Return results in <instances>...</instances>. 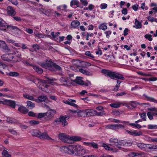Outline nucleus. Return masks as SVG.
Here are the masks:
<instances>
[{"label":"nucleus","mask_w":157,"mask_h":157,"mask_svg":"<svg viewBox=\"0 0 157 157\" xmlns=\"http://www.w3.org/2000/svg\"><path fill=\"white\" fill-rule=\"evenodd\" d=\"M101 72L102 73L105 74L107 76L109 77L111 79L116 78L122 80L124 79V78L123 77V75L119 73L105 69L102 70Z\"/></svg>","instance_id":"obj_1"},{"label":"nucleus","mask_w":157,"mask_h":157,"mask_svg":"<svg viewBox=\"0 0 157 157\" xmlns=\"http://www.w3.org/2000/svg\"><path fill=\"white\" fill-rule=\"evenodd\" d=\"M60 85L66 86H71L72 85V80L70 78L63 76L59 79Z\"/></svg>","instance_id":"obj_2"},{"label":"nucleus","mask_w":157,"mask_h":157,"mask_svg":"<svg viewBox=\"0 0 157 157\" xmlns=\"http://www.w3.org/2000/svg\"><path fill=\"white\" fill-rule=\"evenodd\" d=\"M109 141L110 145L116 146L119 148H121V146H123L126 144H124L121 140H118L117 138H110Z\"/></svg>","instance_id":"obj_3"},{"label":"nucleus","mask_w":157,"mask_h":157,"mask_svg":"<svg viewBox=\"0 0 157 157\" xmlns=\"http://www.w3.org/2000/svg\"><path fill=\"white\" fill-rule=\"evenodd\" d=\"M80 62L78 61H77L76 63H75L73 66H72L71 69L75 71H77L78 70L80 72L84 75H90L91 74L88 71L85 70L82 68H79V67H80L78 64Z\"/></svg>","instance_id":"obj_4"},{"label":"nucleus","mask_w":157,"mask_h":157,"mask_svg":"<svg viewBox=\"0 0 157 157\" xmlns=\"http://www.w3.org/2000/svg\"><path fill=\"white\" fill-rule=\"evenodd\" d=\"M68 146V154H74L80 150V147L75 145H69Z\"/></svg>","instance_id":"obj_5"},{"label":"nucleus","mask_w":157,"mask_h":157,"mask_svg":"<svg viewBox=\"0 0 157 157\" xmlns=\"http://www.w3.org/2000/svg\"><path fill=\"white\" fill-rule=\"evenodd\" d=\"M56 111L54 109H51L45 113L44 119L46 121H50L53 118Z\"/></svg>","instance_id":"obj_6"},{"label":"nucleus","mask_w":157,"mask_h":157,"mask_svg":"<svg viewBox=\"0 0 157 157\" xmlns=\"http://www.w3.org/2000/svg\"><path fill=\"white\" fill-rule=\"evenodd\" d=\"M58 137L62 141L65 143H70V136L61 133L59 134Z\"/></svg>","instance_id":"obj_7"},{"label":"nucleus","mask_w":157,"mask_h":157,"mask_svg":"<svg viewBox=\"0 0 157 157\" xmlns=\"http://www.w3.org/2000/svg\"><path fill=\"white\" fill-rule=\"evenodd\" d=\"M151 112H149L147 113V116L149 119L151 120L153 119V115H154L157 117V109L155 108H153L150 109Z\"/></svg>","instance_id":"obj_8"},{"label":"nucleus","mask_w":157,"mask_h":157,"mask_svg":"<svg viewBox=\"0 0 157 157\" xmlns=\"http://www.w3.org/2000/svg\"><path fill=\"white\" fill-rule=\"evenodd\" d=\"M53 64V63L52 61L46 60L45 62L41 63L40 65L43 67L49 68L50 70L53 71V70L50 69V68L52 67Z\"/></svg>","instance_id":"obj_9"},{"label":"nucleus","mask_w":157,"mask_h":157,"mask_svg":"<svg viewBox=\"0 0 157 157\" xmlns=\"http://www.w3.org/2000/svg\"><path fill=\"white\" fill-rule=\"evenodd\" d=\"M39 138L41 139L47 140L49 141L54 140L53 139L49 137L46 132H44L42 133L40 132Z\"/></svg>","instance_id":"obj_10"},{"label":"nucleus","mask_w":157,"mask_h":157,"mask_svg":"<svg viewBox=\"0 0 157 157\" xmlns=\"http://www.w3.org/2000/svg\"><path fill=\"white\" fill-rule=\"evenodd\" d=\"M137 145L138 147L144 151H147L149 149L150 144H144L141 143H137Z\"/></svg>","instance_id":"obj_11"},{"label":"nucleus","mask_w":157,"mask_h":157,"mask_svg":"<svg viewBox=\"0 0 157 157\" xmlns=\"http://www.w3.org/2000/svg\"><path fill=\"white\" fill-rule=\"evenodd\" d=\"M14 57L11 56V55L9 54H5L2 55L1 56V58L4 61L9 62L12 60Z\"/></svg>","instance_id":"obj_12"},{"label":"nucleus","mask_w":157,"mask_h":157,"mask_svg":"<svg viewBox=\"0 0 157 157\" xmlns=\"http://www.w3.org/2000/svg\"><path fill=\"white\" fill-rule=\"evenodd\" d=\"M7 10V14L10 16H14L16 14V12L11 6H8Z\"/></svg>","instance_id":"obj_13"},{"label":"nucleus","mask_w":157,"mask_h":157,"mask_svg":"<svg viewBox=\"0 0 157 157\" xmlns=\"http://www.w3.org/2000/svg\"><path fill=\"white\" fill-rule=\"evenodd\" d=\"M3 103L4 104L9 105L11 107L13 108H14L15 107L16 103L14 101L6 100L4 101Z\"/></svg>","instance_id":"obj_14"},{"label":"nucleus","mask_w":157,"mask_h":157,"mask_svg":"<svg viewBox=\"0 0 157 157\" xmlns=\"http://www.w3.org/2000/svg\"><path fill=\"white\" fill-rule=\"evenodd\" d=\"M18 111L24 114H26L28 112V110L23 105L19 106L18 109Z\"/></svg>","instance_id":"obj_15"},{"label":"nucleus","mask_w":157,"mask_h":157,"mask_svg":"<svg viewBox=\"0 0 157 157\" xmlns=\"http://www.w3.org/2000/svg\"><path fill=\"white\" fill-rule=\"evenodd\" d=\"M0 47L7 51H10L8 46L4 41H0Z\"/></svg>","instance_id":"obj_16"},{"label":"nucleus","mask_w":157,"mask_h":157,"mask_svg":"<svg viewBox=\"0 0 157 157\" xmlns=\"http://www.w3.org/2000/svg\"><path fill=\"white\" fill-rule=\"evenodd\" d=\"M86 117H89L95 115L96 114V111L93 109H86Z\"/></svg>","instance_id":"obj_17"},{"label":"nucleus","mask_w":157,"mask_h":157,"mask_svg":"<svg viewBox=\"0 0 157 157\" xmlns=\"http://www.w3.org/2000/svg\"><path fill=\"white\" fill-rule=\"evenodd\" d=\"M47 97L45 95L40 96L37 99H35L34 101L37 102L44 101L47 99Z\"/></svg>","instance_id":"obj_18"},{"label":"nucleus","mask_w":157,"mask_h":157,"mask_svg":"<svg viewBox=\"0 0 157 157\" xmlns=\"http://www.w3.org/2000/svg\"><path fill=\"white\" fill-rule=\"evenodd\" d=\"M82 140V138L78 136H70V143H71V141H78Z\"/></svg>","instance_id":"obj_19"},{"label":"nucleus","mask_w":157,"mask_h":157,"mask_svg":"<svg viewBox=\"0 0 157 157\" xmlns=\"http://www.w3.org/2000/svg\"><path fill=\"white\" fill-rule=\"evenodd\" d=\"M40 132L38 130L33 129L31 130V133L33 136L39 138Z\"/></svg>","instance_id":"obj_20"},{"label":"nucleus","mask_w":157,"mask_h":157,"mask_svg":"<svg viewBox=\"0 0 157 157\" xmlns=\"http://www.w3.org/2000/svg\"><path fill=\"white\" fill-rule=\"evenodd\" d=\"M123 104L124 105H125V104H123L121 102H117L114 103H112L110 104V106L114 108H117L120 107V105Z\"/></svg>","instance_id":"obj_21"},{"label":"nucleus","mask_w":157,"mask_h":157,"mask_svg":"<svg viewBox=\"0 0 157 157\" xmlns=\"http://www.w3.org/2000/svg\"><path fill=\"white\" fill-rule=\"evenodd\" d=\"M74 82L79 84L82 85L83 84V81L82 80V78L80 77H77L75 80H72V82Z\"/></svg>","instance_id":"obj_22"},{"label":"nucleus","mask_w":157,"mask_h":157,"mask_svg":"<svg viewBox=\"0 0 157 157\" xmlns=\"http://www.w3.org/2000/svg\"><path fill=\"white\" fill-rule=\"evenodd\" d=\"M77 115L78 117H86V110L82 111L79 110V111H78Z\"/></svg>","instance_id":"obj_23"},{"label":"nucleus","mask_w":157,"mask_h":157,"mask_svg":"<svg viewBox=\"0 0 157 157\" xmlns=\"http://www.w3.org/2000/svg\"><path fill=\"white\" fill-rule=\"evenodd\" d=\"M60 119L61 122L62 123V124L63 126H64L67 125L68 124L67 122L65 120V117H64V116L61 115L59 117Z\"/></svg>","instance_id":"obj_24"},{"label":"nucleus","mask_w":157,"mask_h":157,"mask_svg":"<svg viewBox=\"0 0 157 157\" xmlns=\"http://www.w3.org/2000/svg\"><path fill=\"white\" fill-rule=\"evenodd\" d=\"M112 121V122L116 123H121L124 124L125 125H128L129 123V122L128 121H121L115 119H113Z\"/></svg>","instance_id":"obj_25"},{"label":"nucleus","mask_w":157,"mask_h":157,"mask_svg":"<svg viewBox=\"0 0 157 157\" xmlns=\"http://www.w3.org/2000/svg\"><path fill=\"white\" fill-rule=\"evenodd\" d=\"M135 25H134L133 27H135L136 29H140L142 27L141 23L136 19H135Z\"/></svg>","instance_id":"obj_26"},{"label":"nucleus","mask_w":157,"mask_h":157,"mask_svg":"<svg viewBox=\"0 0 157 157\" xmlns=\"http://www.w3.org/2000/svg\"><path fill=\"white\" fill-rule=\"evenodd\" d=\"M33 67L35 71L39 74H41L43 72V70L42 69L39 68L36 66H33Z\"/></svg>","instance_id":"obj_27"},{"label":"nucleus","mask_w":157,"mask_h":157,"mask_svg":"<svg viewBox=\"0 0 157 157\" xmlns=\"http://www.w3.org/2000/svg\"><path fill=\"white\" fill-rule=\"evenodd\" d=\"M60 151L63 153L68 154V146H63L61 147L60 148Z\"/></svg>","instance_id":"obj_28"},{"label":"nucleus","mask_w":157,"mask_h":157,"mask_svg":"<svg viewBox=\"0 0 157 157\" xmlns=\"http://www.w3.org/2000/svg\"><path fill=\"white\" fill-rule=\"evenodd\" d=\"M32 81L38 86H39L41 84V79L38 78H35Z\"/></svg>","instance_id":"obj_29"},{"label":"nucleus","mask_w":157,"mask_h":157,"mask_svg":"<svg viewBox=\"0 0 157 157\" xmlns=\"http://www.w3.org/2000/svg\"><path fill=\"white\" fill-rule=\"evenodd\" d=\"M80 25V22L78 21H74L72 22L71 25L74 28H76Z\"/></svg>","instance_id":"obj_30"},{"label":"nucleus","mask_w":157,"mask_h":157,"mask_svg":"<svg viewBox=\"0 0 157 157\" xmlns=\"http://www.w3.org/2000/svg\"><path fill=\"white\" fill-rule=\"evenodd\" d=\"M27 106L30 109H33L35 106V104L32 102L28 101H27Z\"/></svg>","instance_id":"obj_31"},{"label":"nucleus","mask_w":157,"mask_h":157,"mask_svg":"<svg viewBox=\"0 0 157 157\" xmlns=\"http://www.w3.org/2000/svg\"><path fill=\"white\" fill-rule=\"evenodd\" d=\"M106 128L113 130H117L116 124H109L106 126Z\"/></svg>","instance_id":"obj_32"},{"label":"nucleus","mask_w":157,"mask_h":157,"mask_svg":"<svg viewBox=\"0 0 157 157\" xmlns=\"http://www.w3.org/2000/svg\"><path fill=\"white\" fill-rule=\"evenodd\" d=\"M6 121L8 122L11 123H15L17 122V121L12 117H7Z\"/></svg>","instance_id":"obj_33"},{"label":"nucleus","mask_w":157,"mask_h":157,"mask_svg":"<svg viewBox=\"0 0 157 157\" xmlns=\"http://www.w3.org/2000/svg\"><path fill=\"white\" fill-rule=\"evenodd\" d=\"M23 97L28 99L31 100H34V98L32 96H30L29 94H23Z\"/></svg>","instance_id":"obj_34"},{"label":"nucleus","mask_w":157,"mask_h":157,"mask_svg":"<svg viewBox=\"0 0 157 157\" xmlns=\"http://www.w3.org/2000/svg\"><path fill=\"white\" fill-rule=\"evenodd\" d=\"M98 28L99 29L105 31L106 30L107 27L105 24H101L98 27Z\"/></svg>","instance_id":"obj_35"},{"label":"nucleus","mask_w":157,"mask_h":157,"mask_svg":"<svg viewBox=\"0 0 157 157\" xmlns=\"http://www.w3.org/2000/svg\"><path fill=\"white\" fill-rule=\"evenodd\" d=\"M6 26H7V28H8L9 27H10V28H11V29H12L15 30L17 32H21V30L16 26H13L7 25H6Z\"/></svg>","instance_id":"obj_36"},{"label":"nucleus","mask_w":157,"mask_h":157,"mask_svg":"<svg viewBox=\"0 0 157 157\" xmlns=\"http://www.w3.org/2000/svg\"><path fill=\"white\" fill-rule=\"evenodd\" d=\"M61 122L60 119L59 117L58 118H56L53 121V123L55 125H57L59 124Z\"/></svg>","instance_id":"obj_37"},{"label":"nucleus","mask_w":157,"mask_h":157,"mask_svg":"<svg viewBox=\"0 0 157 157\" xmlns=\"http://www.w3.org/2000/svg\"><path fill=\"white\" fill-rule=\"evenodd\" d=\"M8 130L13 135L17 136L19 134L18 132L12 128L9 129Z\"/></svg>","instance_id":"obj_38"},{"label":"nucleus","mask_w":157,"mask_h":157,"mask_svg":"<svg viewBox=\"0 0 157 157\" xmlns=\"http://www.w3.org/2000/svg\"><path fill=\"white\" fill-rule=\"evenodd\" d=\"M88 145L92 146L94 148L97 149L98 148V144L94 142L89 143L88 144Z\"/></svg>","instance_id":"obj_39"},{"label":"nucleus","mask_w":157,"mask_h":157,"mask_svg":"<svg viewBox=\"0 0 157 157\" xmlns=\"http://www.w3.org/2000/svg\"><path fill=\"white\" fill-rule=\"evenodd\" d=\"M79 2L77 0H72L71 2V6H72L73 5H75L77 6V7H78Z\"/></svg>","instance_id":"obj_40"},{"label":"nucleus","mask_w":157,"mask_h":157,"mask_svg":"<svg viewBox=\"0 0 157 157\" xmlns=\"http://www.w3.org/2000/svg\"><path fill=\"white\" fill-rule=\"evenodd\" d=\"M147 128L150 129H157V125L149 124L148 125Z\"/></svg>","instance_id":"obj_41"},{"label":"nucleus","mask_w":157,"mask_h":157,"mask_svg":"<svg viewBox=\"0 0 157 157\" xmlns=\"http://www.w3.org/2000/svg\"><path fill=\"white\" fill-rule=\"evenodd\" d=\"M140 155L141 154L135 152H131L128 154V156L129 157H134Z\"/></svg>","instance_id":"obj_42"},{"label":"nucleus","mask_w":157,"mask_h":157,"mask_svg":"<svg viewBox=\"0 0 157 157\" xmlns=\"http://www.w3.org/2000/svg\"><path fill=\"white\" fill-rule=\"evenodd\" d=\"M8 75H9L11 76L17 77L18 76L19 74L18 73L16 72H11L9 73V74Z\"/></svg>","instance_id":"obj_43"},{"label":"nucleus","mask_w":157,"mask_h":157,"mask_svg":"<svg viewBox=\"0 0 157 157\" xmlns=\"http://www.w3.org/2000/svg\"><path fill=\"white\" fill-rule=\"evenodd\" d=\"M2 155L4 157H10L11 155H9L7 151L4 150L2 152Z\"/></svg>","instance_id":"obj_44"},{"label":"nucleus","mask_w":157,"mask_h":157,"mask_svg":"<svg viewBox=\"0 0 157 157\" xmlns=\"http://www.w3.org/2000/svg\"><path fill=\"white\" fill-rule=\"evenodd\" d=\"M142 134V133L141 132H138L136 131H133V136H140Z\"/></svg>","instance_id":"obj_45"},{"label":"nucleus","mask_w":157,"mask_h":157,"mask_svg":"<svg viewBox=\"0 0 157 157\" xmlns=\"http://www.w3.org/2000/svg\"><path fill=\"white\" fill-rule=\"evenodd\" d=\"M117 130L119 129L120 128H124L125 127V126L127 125L124 124H116Z\"/></svg>","instance_id":"obj_46"},{"label":"nucleus","mask_w":157,"mask_h":157,"mask_svg":"<svg viewBox=\"0 0 157 157\" xmlns=\"http://www.w3.org/2000/svg\"><path fill=\"white\" fill-rule=\"evenodd\" d=\"M34 34L35 36L39 38H43L45 36L44 35L36 33H34Z\"/></svg>","instance_id":"obj_47"},{"label":"nucleus","mask_w":157,"mask_h":157,"mask_svg":"<svg viewBox=\"0 0 157 157\" xmlns=\"http://www.w3.org/2000/svg\"><path fill=\"white\" fill-rule=\"evenodd\" d=\"M5 22L4 20L2 18H0V27H6V25H5Z\"/></svg>","instance_id":"obj_48"},{"label":"nucleus","mask_w":157,"mask_h":157,"mask_svg":"<svg viewBox=\"0 0 157 157\" xmlns=\"http://www.w3.org/2000/svg\"><path fill=\"white\" fill-rule=\"evenodd\" d=\"M85 55L88 56L90 57L92 59L94 58V56L90 53V51H86L85 52Z\"/></svg>","instance_id":"obj_49"},{"label":"nucleus","mask_w":157,"mask_h":157,"mask_svg":"<svg viewBox=\"0 0 157 157\" xmlns=\"http://www.w3.org/2000/svg\"><path fill=\"white\" fill-rule=\"evenodd\" d=\"M137 104L140 105L139 103H137L135 101H132L130 104V105L133 108H135L136 107Z\"/></svg>","instance_id":"obj_50"},{"label":"nucleus","mask_w":157,"mask_h":157,"mask_svg":"<svg viewBox=\"0 0 157 157\" xmlns=\"http://www.w3.org/2000/svg\"><path fill=\"white\" fill-rule=\"evenodd\" d=\"M53 65H52V67H54L57 70L59 71H61L62 70L61 68L58 65H57L55 63H53Z\"/></svg>","instance_id":"obj_51"},{"label":"nucleus","mask_w":157,"mask_h":157,"mask_svg":"<svg viewBox=\"0 0 157 157\" xmlns=\"http://www.w3.org/2000/svg\"><path fill=\"white\" fill-rule=\"evenodd\" d=\"M151 36V35L150 34H146L144 36L145 38L148 39L150 41H151L152 40Z\"/></svg>","instance_id":"obj_52"},{"label":"nucleus","mask_w":157,"mask_h":157,"mask_svg":"<svg viewBox=\"0 0 157 157\" xmlns=\"http://www.w3.org/2000/svg\"><path fill=\"white\" fill-rule=\"evenodd\" d=\"M146 97L147 98L148 100L154 102L155 103H157V100H155V99L152 98L147 97L146 96Z\"/></svg>","instance_id":"obj_53"},{"label":"nucleus","mask_w":157,"mask_h":157,"mask_svg":"<svg viewBox=\"0 0 157 157\" xmlns=\"http://www.w3.org/2000/svg\"><path fill=\"white\" fill-rule=\"evenodd\" d=\"M103 147H104L105 149L106 150H107L108 151H112L113 150V148H111L108 145H106V144H104L103 145Z\"/></svg>","instance_id":"obj_54"},{"label":"nucleus","mask_w":157,"mask_h":157,"mask_svg":"<svg viewBox=\"0 0 157 157\" xmlns=\"http://www.w3.org/2000/svg\"><path fill=\"white\" fill-rule=\"evenodd\" d=\"M45 113H40L38 114L37 118H40L42 117L45 118Z\"/></svg>","instance_id":"obj_55"},{"label":"nucleus","mask_w":157,"mask_h":157,"mask_svg":"<svg viewBox=\"0 0 157 157\" xmlns=\"http://www.w3.org/2000/svg\"><path fill=\"white\" fill-rule=\"evenodd\" d=\"M96 114L99 116H102L103 115H105V113L104 111H102L100 112H97L96 111Z\"/></svg>","instance_id":"obj_56"},{"label":"nucleus","mask_w":157,"mask_h":157,"mask_svg":"<svg viewBox=\"0 0 157 157\" xmlns=\"http://www.w3.org/2000/svg\"><path fill=\"white\" fill-rule=\"evenodd\" d=\"M14 53L16 54L17 57H20L21 56V53L19 52V51L17 49H16L14 51Z\"/></svg>","instance_id":"obj_57"},{"label":"nucleus","mask_w":157,"mask_h":157,"mask_svg":"<svg viewBox=\"0 0 157 157\" xmlns=\"http://www.w3.org/2000/svg\"><path fill=\"white\" fill-rule=\"evenodd\" d=\"M157 149V145H151L150 144L149 149Z\"/></svg>","instance_id":"obj_58"},{"label":"nucleus","mask_w":157,"mask_h":157,"mask_svg":"<svg viewBox=\"0 0 157 157\" xmlns=\"http://www.w3.org/2000/svg\"><path fill=\"white\" fill-rule=\"evenodd\" d=\"M140 117L144 121H146V113H142L140 114Z\"/></svg>","instance_id":"obj_59"},{"label":"nucleus","mask_w":157,"mask_h":157,"mask_svg":"<svg viewBox=\"0 0 157 157\" xmlns=\"http://www.w3.org/2000/svg\"><path fill=\"white\" fill-rule=\"evenodd\" d=\"M25 31L29 34H32L33 33V29H29L26 28Z\"/></svg>","instance_id":"obj_60"},{"label":"nucleus","mask_w":157,"mask_h":157,"mask_svg":"<svg viewBox=\"0 0 157 157\" xmlns=\"http://www.w3.org/2000/svg\"><path fill=\"white\" fill-rule=\"evenodd\" d=\"M149 140L153 142L157 143V138H153L151 137H149Z\"/></svg>","instance_id":"obj_61"},{"label":"nucleus","mask_w":157,"mask_h":157,"mask_svg":"<svg viewBox=\"0 0 157 157\" xmlns=\"http://www.w3.org/2000/svg\"><path fill=\"white\" fill-rule=\"evenodd\" d=\"M29 123L32 125H36L39 123V122L36 121H29Z\"/></svg>","instance_id":"obj_62"},{"label":"nucleus","mask_w":157,"mask_h":157,"mask_svg":"<svg viewBox=\"0 0 157 157\" xmlns=\"http://www.w3.org/2000/svg\"><path fill=\"white\" fill-rule=\"evenodd\" d=\"M36 113H33V112H29L28 113V115L31 117H35L36 116Z\"/></svg>","instance_id":"obj_63"},{"label":"nucleus","mask_w":157,"mask_h":157,"mask_svg":"<svg viewBox=\"0 0 157 157\" xmlns=\"http://www.w3.org/2000/svg\"><path fill=\"white\" fill-rule=\"evenodd\" d=\"M132 8L134 11H137L138 8V5L136 4L132 6Z\"/></svg>","instance_id":"obj_64"}]
</instances>
